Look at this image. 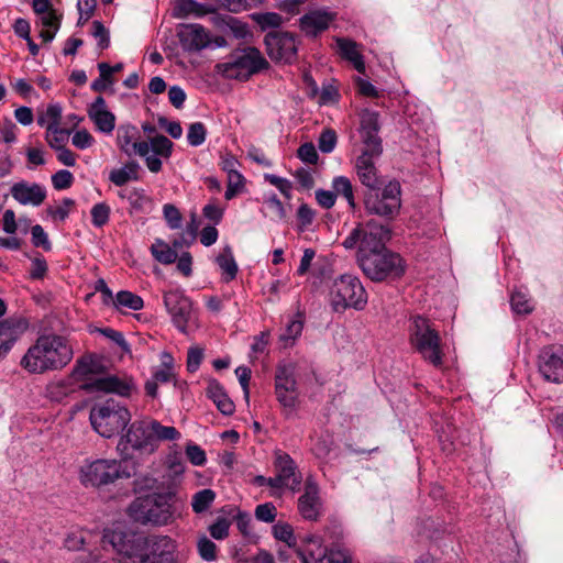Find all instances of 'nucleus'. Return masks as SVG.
<instances>
[{"mask_svg": "<svg viewBox=\"0 0 563 563\" xmlns=\"http://www.w3.org/2000/svg\"><path fill=\"white\" fill-rule=\"evenodd\" d=\"M207 130L203 123L194 122L188 128L187 140L191 146H199L206 141Z\"/></svg>", "mask_w": 563, "mask_h": 563, "instance_id": "44", "label": "nucleus"}, {"mask_svg": "<svg viewBox=\"0 0 563 563\" xmlns=\"http://www.w3.org/2000/svg\"><path fill=\"white\" fill-rule=\"evenodd\" d=\"M298 157L308 164H317L319 159L316 146L311 142L303 143L297 151Z\"/></svg>", "mask_w": 563, "mask_h": 563, "instance_id": "54", "label": "nucleus"}, {"mask_svg": "<svg viewBox=\"0 0 563 563\" xmlns=\"http://www.w3.org/2000/svg\"><path fill=\"white\" fill-rule=\"evenodd\" d=\"M274 538L286 543L287 548H295L297 544L292 527L287 522L278 521L272 528Z\"/></svg>", "mask_w": 563, "mask_h": 563, "instance_id": "38", "label": "nucleus"}, {"mask_svg": "<svg viewBox=\"0 0 563 563\" xmlns=\"http://www.w3.org/2000/svg\"><path fill=\"white\" fill-rule=\"evenodd\" d=\"M146 536L136 533L123 528L106 529L102 536V542L110 544L112 549L126 559L137 561Z\"/></svg>", "mask_w": 563, "mask_h": 563, "instance_id": "12", "label": "nucleus"}, {"mask_svg": "<svg viewBox=\"0 0 563 563\" xmlns=\"http://www.w3.org/2000/svg\"><path fill=\"white\" fill-rule=\"evenodd\" d=\"M41 24L45 29H54L55 31L59 30L60 26V16L57 14L56 10L48 11L47 13L38 14Z\"/></svg>", "mask_w": 563, "mask_h": 563, "instance_id": "64", "label": "nucleus"}, {"mask_svg": "<svg viewBox=\"0 0 563 563\" xmlns=\"http://www.w3.org/2000/svg\"><path fill=\"white\" fill-rule=\"evenodd\" d=\"M277 509L272 503L261 504L255 508V518L263 522H274Z\"/></svg>", "mask_w": 563, "mask_h": 563, "instance_id": "53", "label": "nucleus"}, {"mask_svg": "<svg viewBox=\"0 0 563 563\" xmlns=\"http://www.w3.org/2000/svg\"><path fill=\"white\" fill-rule=\"evenodd\" d=\"M150 431L151 437L153 438L154 452L158 448V443L163 441H177L180 439V432L172 426H163L159 421L150 418Z\"/></svg>", "mask_w": 563, "mask_h": 563, "instance_id": "29", "label": "nucleus"}, {"mask_svg": "<svg viewBox=\"0 0 563 563\" xmlns=\"http://www.w3.org/2000/svg\"><path fill=\"white\" fill-rule=\"evenodd\" d=\"M92 36L98 41V47L100 49H106L110 45V35L109 31L106 29V26L102 24V22L96 20L92 22V30H91Z\"/></svg>", "mask_w": 563, "mask_h": 563, "instance_id": "49", "label": "nucleus"}, {"mask_svg": "<svg viewBox=\"0 0 563 563\" xmlns=\"http://www.w3.org/2000/svg\"><path fill=\"white\" fill-rule=\"evenodd\" d=\"M115 307H124L131 310H141L144 306L143 299L128 290H121L113 300Z\"/></svg>", "mask_w": 563, "mask_h": 563, "instance_id": "39", "label": "nucleus"}, {"mask_svg": "<svg viewBox=\"0 0 563 563\" xmlns=\"http://www.w3.org/2000/svg\"><path fill=\"white\" fill-rule=\"evenodd\" d=\"M320 506L318 487L308 482L305 493L298 499V510L306 520L316 521L320 516Z\"/></svg>", "mask_w": 563, "mask_h": 563, "instance_id": "24", "label": "nucleus"}, {"mask_svg": "<svg viewBox=\"0 0 563 563\" xmlns=\"http://www.w3.org/2000/svg\"><path fill=\"white\" fill-rule=\"evenodd\" d=\"M62 107L58 103L48 104L46 110L38 114L37 124L46 126V130H52L60 124Z\"/></svg>", "mask_w": 563, "mask_h": 563, "instance_id": "34", "label": "nucleus"}, {"mask_svg": "<svg viewBox=\"0 0 563 563\" xmlns=\"http://www.w3.org/2000/svg\"><path fill=\"white\" fill-rule=\"evenodd\" d=\"M330 305L335 312L346 309L363 310L367 303V294L360 279L344 274L334 279L330 288Z\"/></svg>", "mask_w": 563, "mask_h": 563, "instance_id": "6", "label": "nucleus"}, {"mask_svg": "<svg viewBox=\"0 0 563 563\" xmlns=\"http://www.w3.org/2000/svg\"><path fill=\"white\" fill-rule=\"evenodd\" d=\"M20 321L5 319L0 321V360L4 358L24 330Z\"/></svg>", "mask_w": 563, "mask_h": 563, "instance_id": "25", "label": "nucleus"}, {"mask_svg": "<svg viewBox=\"0 0 563 563\" xmlns=\"http://www.w3.org/2000/svg\"><path fill=\"white\" fill-rule=\"evenodd\" d=\"M163 299L173 324L180 332L186 333L188 324L192 319L191 300L178 289L165 291Z\"/></svg>", "mask_w": 563, "mask_h": 563, "instance_id": "14", "label": "nucleus"}, {"mask_svg": "<svg viewBox=\"0 0 563 563\" xmlns=\"http://www.w3.org/2000/svg\"><path fill=\"white\" fill-rule=\"evenodd\" d=\"M164 218L167 225L172 229H179L181 227L183 217L178 208L172 203H166L163 207Z\"/></svg>", "mask_w": 563, "mask_h": 563, "instance_id": "50", "label": "nucleus"}, {"mask_svg": "<svg viewBox=\"0 0 563 563\" xmlns=\"http://www.w3.org/2000/svg\"><path fill=\"white\" fill-rule=\"evenodd\" d=\"M151 254L157 262L164 265L175 263L178 257L176 250L170 247L165 241L161 239H156L152 244Z\"/></svg>", "mask_w": 563, "mask_h": 563, "instance_id": "33", "label": "nucleus"}, {"mask_svg": "<svg viewBox=\"0 0 563 563\" xmlns=\"http://www.w3.org/2000/svg\"><path fill=\"white\" fill-rule=\"evenodd\" d=\"M140 165L135 161L125 163L121 168L112 169L109 174V180L118 186H124L130 180L139 179Z\"/></svg>", "mask_w": 563, "mask_h": 563, "instance_id": "31", "label": "nucleus"}, {"mask_svg": "<svg viewBox=\"0 0 563 563\" xmlns=\"http://www.w3.org/2000/svg\"><path fill=\"white\" fill-rule=\"evenodd\" d=\"M424 360H428L434 367L442 366L443 350L437 331L424 322Z\"/></svg>", "mask_w": 563, "mask_h": 563, "instance_id": "26", "label": "nucleus"}, {"mask_svg": "<svg viewBox=\"0 0 563 563\" xmlns=\"http://www.w3.org/2000/svg\"><path fill=\"white\" fill-rule=\"evenodd\" d=\"M11 195L14 200L23 206H41L46 199L47 192L44 186L36 183L19 181L11 187Z\"/></svg>", "mask_w": 563, "mask_h": 563, "instance_id": "19", "label": "nucleus"}, {"mask_svg": "<svg viewBox=\"0 0 563 563\" xmlns=\"http://www.w3.org/2000/svg\"><path fill=\"white\" fill-rule=\"evenodd\" d=\"M186 455L188 460L197 466H201L206 463L207 457L205 451L197 444H189L186 448Z\"/></svg>", "mask_w": 563, "mask_h": 563, "instance_id": "61", "label": "nucleus"}, {"mask_svg": "<svg viewBox=\"0 0 563 563\" xmlns=\"http://www.w3.org/2000/svg\"><path fill=\"white\" fill-rule=\"evenodd\" d=\"M178 37L183 48L188 52L201 51L210 44L209 34L200 24L184 25Z\"/></svg>", "mask_w": 563, "mask_h": 563, "instance_id": "20", "label": "nucleus"}, {"mask_svg": "<svg viewBox=\"0 0 563 563\" xmlns=\"http://www.w3.org/2000/svg\"><path fill=\"white\" fill-rule=\"evenodd\" d=\"M73 355V347L66 338L41 335L22 357L21 366L32 374L58 371L71 361Z\"/></svg>", "mask_w": 563, "mask_h": 563, "instance_id": "2", "label": "nucleus"}, {"mask_svg": "<svg viewBox=\"0 0 563 563\" xmlns=\"http://www.w3.org/2000/svg\"><path fill=\"white\" fill-rule=\"evenodd\" d=\"M88 115L100 132L109 134L115 128V117L107 110L106 100L101 96L89 106Z\"/></svg>", "mask_w": 563, "mask_h": 563, "instance_id": "23", "label": "nucleus"}, {"mask_svg": "<svg viewBox=\"0 0 563 563\" xmlns=\"http://www.w3.org/2000/svg\"><path fill=\"white\" fill-rule=\"evenodd\" d=\"M255 21L261 25L262 29L266 27H278L283 23V18L278 13L267 12L257 14Z\"/></svg>", "mask_w": 563, "mask_h": 563, "instance_id": "59", "label": "nucleus"}, {"mask_svg": "<svg viewBox=\"0 0 563 563\" xmlns=\"http://www.w3.org/2000/svg\"><path fill=\"white\" fill-rule=\"evenodd\" d=\"M90 213L92 224L97 228H101L109 221L110 207L106 202H99L92 207Z\"/></svg>", "mask_w": 563, "mask_h": 563, "instance_id": "43", "label": "nucleus"}, {"mask_svg": "<svg viewBox=\"0 0 563 563\" xmlns=\"http://www.w3.org/2000/svg\"><path fill=\"white\" fill-rule=\"evenodd\" d=\"M131 472L115 459L85 460L78 470V479L86 488H98L110 486L119 479L131 477Z\"/></svg>", "mask_w": 563, "mask_h": 563, "instance_id": "5", "label": "nucleus"}, {"mask_svg": "<svg viewBox=\"0 0 563 563\" xmlns=\"http://www.w3.org/2000/svg\"><path fill=\"white\" fill-rule=\"evenodd\" d=\"M539 371L552 383H563V346L544 347L539 356Z\"/></svg>", "mask_w": 563, "mask_h": 563, "instance_id": "18", "label": "nucleus"}, {"mask_svg": "<svg viewBox=\"0 0 563 563\" xmlns=\"http://www.w3.org/2000/svg\"><path fill=\"white\" fill-rule=\"evenodd\" d=\"M95 140L87 130H79L75 132L71 137V143L79 150H86L93 144Z\"/></svg>", "mask_w": 563, "mask_h": 563, "instance_id": "60", "label": "nucleus"}, {"mask_svg": "<svg viewBox=\"0 0 563 563\" xmlns=\"http://www.w3.org/2000/svg\"><path fill=\"white\" fill-rule=\"evenodd\" d=\"M69 385L65 382L52 383L47 386V395L52 400L60 401L69 393Z\"/></svg>", "mask_w": 563, "mask_h": 563, "instance_id": "57", "label": "nucleus"}, {"mask_svg": "<svg viewBox=\"0 0 563 563\" xmlns=\"http://www.w3.org/2000/svg\"><path fill=\"white\" fill-rule=\"evenodd\" d=\"M151 146L154 154L167 158L172 155L174 144L168 137L159 134L151 140Z\"/></svg>", "mask_w": 563, "mask_h": 563, "instance_id": "42", "label": "nucleus"}, {"mask_svg": "<svg viewBox=\"0 0 563 563\" xmlns=\"http://www.w3.org/2000/svg\"><path fill=\"white\" fill-rule=\"evenodd\" d=\"M207 396L214 402L217 408L224 416H231L234 412V402L227 395L223 386L217 382L211 380L207 387Z\"/></svg>", "mask_w": 563, "mask_h": 563, "instance_id": "27", "label": "nucleus"}, {"mask_svg": "<svg viewBox=\"0 0 563 563\" xmlns=\"http://www.w3.org/2000/svg\"><path fill=\"white\" fill-rule=\"evenodd\" d=\"M390 239V230L384 224L369 221L362 227L361 246L357 258L369 253H376L386 250L385 244Z\"/></svg>", "mask_w": 563, "mask_h": 563, "instance_id": "17", "label": "nucleus"}, {"mask_svg": "<svg viewBox=\"0 0 563 563\" xmlns=\"http://www.w3.org/2000/svg\"><path fill=\"white\" fill-rule=\"evenodd\" d=\"M139 136V131L136 126L132 124H123L120 125L117 131V143L122 152L126 155L132 156L133 150L132 145L136 141Z\"/></svg>", "mask_w": 563, "mask_h": 563, "instance_id": "32", "label": "nucleus"}, {"mask_svg": "<svg viewBox=\"0 0 563 563\" xmlns=\"http://www.w3.org/2000/svg\"><path fill=\"white\" fill-rule=\"evenodd\" d=\"M400 194V184L396 180L389 181L380 190L365 191V209L371 214L390 220L399 212L401 206Z\"/></svg>", "mask_w": 563, "mask_h": 563, "instance_id": "9", "label": "nucleus"}, {"mask_svg": "<svg viewBox=\"0 0 563 563\" xmlns=\"http://www.w3.org/2000/svg\"><path fill=\"white\" fill-rule=\"evenodd\" d=\"M131 419L132 415L128 407L113 398L96 402L89 412L92 429L107 439L122 432Z\"/></svg>", "mask_w": 563, "mask_h": 563, "instance_id": "4", "label": "nucleus"}, {"mask_svg": "<svg viewBox=\"0 0 563 563\" xmlns=\"http://www.w3.org/2000/svg\"><path fill=\"white\" fill-rule=\"evenodd\" d=\"M198 553L199 555L208 562L214 561L217 559V545L213 541L208 539L206 536L199 538L198 543Z\"/></svg>", "mask_w": 563, "mask_h": 563, "instance_id": "45", "label": "nucleus"}, {"mask_svg": "<svg viewBox=\"0 0 563 563\" xmlns=\"http://www.w3.org/2000/svg\"><path fill=\"white\" fill-rule=\"evenodd\" d=\"M224 210L220 206L214 202H210L206 205L202 209V214L208 220L212 221L214 224L221 222L223 218Z\"/></svg>", "mask_w": 563, "mask_h": 563, "instance_id": "62", "label": "nucleus"}, {"mask_svg": "<svg viewBox=\"0 0 563 563\" xmlns=\"http://www.w3.org/2000/svg\"><path fill=\"white\" fill-rule=\"evenodd\" d=\"M303 329V319L300 313L295 319L290 320L285 331L280 334L279 340L284 343V346L292 345L295 340L301 334Z\"/></svg>", "mask_w": 563, "mask_h": 563, "instance_id": "36", "label": "nucleus"}, {"mask_svg": "<svg viewBox=\"0 0 563 563\" xmlns=\"http://www.w3.org/2000/svg\"><path fill=\"white\" fill-rule=\"evenodd\" d=\"M118 449L124 459L132 456L134 452L141 454L154 453L148 417L129 423L126 432L122 434L119 441Z\"/></svg>", "mask_w": 563, "mask_h": 563, "instance_id": "11", "label": "nucleus"}, {"mask_svg": "<svg viewBox=\"0 0 563 563\" xmlns=\"http://www.w3.org/2000/svg\"><path fill=\"white\" fill-rule=\"evenodd\" d=\"M410 331V342L412 347L418 351L422 352V333H421V318L420 316H416L411 324L409 327Z\"/></svg>", "mask_w": 563, "mask_h": 563, "instance_id": "51", "label": "nucleus"}, {"mask_svg": "<svg viewBox=\"0 0 563 563\" xmlns=\"http://www.w3.org/2000/svg\"><path fill=\"white\" fill-rule=\"evenodd\" d=\"M274 379L276 399L283 408L284 416L289 419L296 413L299 401L296 365L290 362L278 364Z\"/></svg>", "mask_w": 563, "mask_h": 563, "instance_id": "8", "label": "nucleus"}, {"mask_svg": "<svg viewBox=\"0 0 563 563\" xmlns=\"http://www.w3.org/2000/svg\"><path fill=\"white\" fill-rule=\"evenodd\" d=\"M69 131L58 126L46 130L45 140L53 150L65 147L68 141Z\"/></svg>", "mask_w": 563, "mask_h": 563, "instance_id": "41", "label": "nucleus"}, {"mask_svg": "<svg viewBox=\"0 0 563 563\" xmlns=\"http://www.w3.org/2000/svg\"><path fill=\"white\" fill-rule=\"evenodd\" d=\"M363 273L374 282H382L389 276H400L404 273L401 257L387 250L358 257Z\"/></svg>", "mask_w": 563, "mask_h": 563, "instance_id": "10", "label": "nucleus"}, {"mask_svg": "<svg viewBox=\"0 0 563 563\" xmlns=\"http://www.w3.org/2000/svg\"><path fill=\"white\" fill-rule=\"evenodd\" d=\"M88 391H104L114 393L120 396H129L131 391V384L115 375H107L95 378L84 385Z\"/></svg>", "mask_w": 563, "mask_h": 563, "instance_id": "22", "label": "nucleus"}, {"mask_svg": "<svg viewBox=\"0 0 563 563\" xmlns=\"http://www.w3.org/2000/svg\"><path fill=\"white\" fill-rule=\"evenodd\" d=\"M31 235H32V244L35 247H42L46 252L52 250V243L48 239L47 233L42 228V225H40V224L33 225L31 228Z\"/></svg>", "mask_w": 563, "mask_h": 563, "instance_id": "48", "label": "nucleus"}, {"mask_svg": "<svg viewBox=\"0 0 563 563\" xmlns=\"http://www.w3.org/2000/svg\"><path fill=\"white\" fill-rule=\"evenodd\" d=\"M274 456L276 475L272 482L277 485V489L289 488L297 490L301 484V475L294 459L280 450L275 451Z\"/></svg>", "mask_w": 563, "mask_h": 563, "instance_id": "16", "label": "nucleus"}, {"mask_svg": "<svg viewBox=\"0 0 563 563\" xmlns=\"http://www.w3.org/2000/svg\"><path fill=\"white\" fill-rule=\"evenodd\" d=\"M336 45L341 56L351 62L358 73L364 74L365 63L363 56L357 51L356 43L351 40L338 37Z\"/></svg>", "mask_w": 563, "mask_h": 563, "instance_id": "28", "label": "nucleus"}, {"mask_svg": "<svg viewBox=\"0 0 563 563\" xmlns=\"http://www.w3.org/2000/svg\"><path fill=\"white\" fill-rule=\"evenodd\" d=\"M331 444L329 439L320 437L312 444L311 451L318 459H324L331 451Z\"/></svg>", "mask_w": 563, "mask_h": 563, "instance_id": "63", "label": "nucleus"}, {"mask_svg": "<svg viewBox=\"0 0 563 563\" xmlns=\"http://www.w3.org/2000/svg\"><path fill=\"white\" fill-rule=\"evenodd\" d=\"M203 360V350L198 346H191L187 353V369L190 373L198 371Z\"/></svg>", "mask_w": 563, "mask_h": 563, "instance_id": "58", "label": "nucleus"}, {"mask_svg": "<svg viewBox=\"0 0 563 563\" xmlns=\"http://www.w3.org/2000/svg\"><path fill=\"white\" fill-rule=\"evenodd\" d=\"M230 522L225 518H218L210 527L209 532L216 540H223L229 534Z\"/></svg>", "mask_w": 563, "mask_h": 563, "instance_id": "56", "label": "nucleus"}, {"mask_svg": "<svg viewBox=\"0 0 563 563\" xmlns=\"http://www.w3.org/2000/svg\"><path fill=\"white\" fill-rule=\"evenodd\" d=\"M216 263L222 272V280L224 283H230L236 277L239 267L231 246L227 245L222 249L221 253L216 258Z\"/></svg>", "mask_w": 563, "mask_h": 563, "instance_id": "30", "label": "nucleus"}, {"mask_svg": "<svg viewBox=\"0 0 563 563\" xmlns=\"http://www.w3.org/2000/svg\"><path fill=\"white\" fill-rule=\"evenodd\" d=\"M336 133L332 129H325L321 132L318 139V146L322 153H331L335 148L336 145Z\"/></svg>", "mask_w": 563, "mask_h": 563, "instance_id": "47", "label": "nucleus"}, {"mask_svg": "<svg viewBox=\"0 0 563 563\" xmlns=\"http://www.w3.org/2000/svg\"><path fill=\"white\" fill-rule=\"evenodd\" d=\"M244 186V177L239 172H234L228 175V186L224 194L227 200H231L236 196L238 192Z\"/></svg>", "mask_w": 563, "mask_h": 563, "instance_id": "46", "label": "nucleus"}, {"mask_svg": "<svg viewBox=\"0 0 563 563\" xmlns=\"http://www.w3.org/2000/svg\"><path fill=\"white\" fill-rule=\"evenodd\" d=\"M268 62L252 46L233 51L228 60L217 67L231 79L247 80L252 75L268 68Z\"/></svg>", "mask_w": 563, "mask_h": 563, "instance_id": "7", "label": "nucleus"}, {"mask_svg": "<svg viewBox=\"0 0 563 563\" xmlns=\"http://www.w3.org/2000/svg\"><path fill=\"white\" fill-rule=\"evenodd\" d=\"M100 333L103 334L106 338L110 339L111 341H113L118 346H120V349L122 350L123 353L131 352L130 345L126 342V340L124 339V335L122 332L117 331L111 328H104V329H100Z\"/></svg>", "mask_w": 563, "mask_h": 563, "instance_id": "55", "label": "nucleus"}, {"mask_svg": "<svg viewBox=\"0 0 563 563\" xmlns=\"http://www.w3.org/2000/svg\"><path fill=\"white\" fill-rule=\"evenodd\" d=\"M175 500L174 492L153 493L136 498L130 505L129 512L141 525L167 526L175 518Z\"/></svg>", "mask_w": 563, "mask_h": 563, "instance_id": "3", "label": "nucleus"}, {"mask_svg": "<svg viewBox=\"0 0 563 563\" xmlns=\"http://www.w3.org/2000/svg\"><path fill=\"white\" fill-rule=\"evenodd\" d=\"M264 42L273 60L291 63L297 56V40L291 33L272 31L265 35Z\"/></svg>", "mask_w": 563, "mask_h": 563, "instance_id": "15", "label": "nucleus"}, {"mask_svg": "<svg viewBox=\"0 0 563 563\" xmlns=\"http://www.w3.org/2000/svg\"><path fill=\"white\" fill-rule=\"evenodd\" d=\"M510 306L516 314H529L534 309L531 298L522 290H516L511 294Z\"/></svg>", "mask_w": 563, "mask_h": 563, "instance_id": "35", "label": "nucleus"}, {"mask_svg": "<svg viewBox=\"0 0 563 563\" xmlns=\"http://www.w3.org/2000/svg\"><path fill=\"white\" fill-rule=\"evenodd\" d=\"M379 124L376 113H366L361 119V139L363 147L355 161V170L366 191L380 190L384 179L376 167V161L383 153L382 139L378 136Z\"/></svg>", "mask_w": 563, "mask_h": 563, "instance_id": "1", "label": "nucleus"}, {"mask_svg": "<svg viewBox=\"0 0 563 563\" xmlns=\"http://www.w3.org/2000/svg\"><path fill=\"white\" fill-rule=\"evenodd\" d=\"M205 11L202 5L195 0H176L174 7V14L177 18H185L187 15H202Z\"/></svg>", "mask_w": 563, "mask_h": 563, "instance_id": "40", "label": "nucleus"}, {"mask_svg": "<svg viewBox=\"0 0 563 563\" xmlns=\"http://www.w3.org/2000/svg\"><path fill=\"white\" fill-rule=\"evenodd\" d=\"M176 542L168 536H146L141 554L134 563H176Z\"/></svg>", "mask_w": 563, "mask_h": 563, "instance_id": "13", "label": "nucleus"}, {"mask_svg": "<svg viewBox=\"0 0 563 563\" xmlns=\"http://www.w3.org/2000/svg\"><path fill=\"white\" fill-rule=\"evenodd\" d=\"M335 19V13L328 10H312L299 19L300 30L308 36H317L325 31Z\"/></svg>", "mask_w": 563, "mask_h": 563, "instance_id": "21", "label": "nucleus"}, {"mask_svg": "<svg viewBox=\"0 0 563 563\" xmlns=\"http://www.w3.org/2000/svg\"><path fill=\"white\" fill-rule=\"evenodd\" d=\"M74 183V175L67 169H60L52 175V184L56 190L69 188Z\"/></svg>", "mask_w": 563, "mask_h": 563, "instance_id": "52", "label": "nucleus"}, {"mask_svg": "<svg viewBox=\"0 0 563 563\" xmlns=\"http://www.w3.org/2000/svg\"><path fill=\"white\" fill-rule=\"evenodd\" d=\"M216 499V493L210 488H205L194 494L191 507L196 514L207 511Z\"/></svg>", "mask_w": 563, "mask_h": 563, "instance_id": "37", "label": "nucleus"}]
</instances>
